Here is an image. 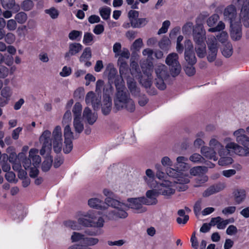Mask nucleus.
<instances>
[{
    "instance_id": "f257e3e1",
    "label": "nucleus",
    "mask_w": 249,
    "mask_h": 249,
    "mask_svg": "<svg viewBox=\"0 0 249 249\" xmlns=\"http://www.w3.org/2000/svg\"><path fill=\"white\" fill-rule=\"evenodd\" d=\"M51 134L50 131L46 130L39 137V142L42 144L40 154L42 156L50 153L52 145L56 153L60 152L62 149L63 139L61 127L57 125L54 127L52 132V139L51 138Z\"/></svg>"
},
{
    "instance_id": "f03ea898",
    "label": "nucleus",
    "mask_w": 249,
    "mask_h": 249,
    "mask_svg": "<svg viewBox=\"0 0 249 249\" xmlns=\"http://www.w3.org/2000/svg\"><path fill=\"white\" fill-rule=\"evenodd\" d=\"M114 83L116 89L114 99L116 108L118 110L124 109L130 112H133L135 110V105L126 89L123 79H115Z\"/></svg>"
},
{
    "instance_id": "7ed1b4c3",
    "label": "nucleus",
    "mask_w": 249,
    "mask_h": 249,
    "mask_svg": "<svg viewBox=\"0 0 249 249\" xmlns=\"http://www.w3.org/2000/svg\"><path fill=\"white\" fill-rule=\"evenodd\" d=\"M29 149L27 145L23 146L21 151L18 154V160L25 170L29 169V175L31 178H35L38 174V167L41 161L40 157L37 155L38 150L36 148H31L27 158L26 153Z\"/></svg>"
},
{
    "instance_id": "20e7f679",
    "label": "nucleus",
    "mask_w": 249,
    "mask_h": 249,
    "mask_svg": "<svg viewBox=\"0 0 249 249\" xmlns=\"http://www.w3.org/2000/svg\"><path fill=\"white\" fill-rule=\"evenodd\" d=\"M233 136L236 142H229L225 147L239 156H249V137L246 134V130L239 128L233 132Z\"/></svg>"
},
{
    "instance_id": "39448f33",
    "label": "nucleus",
    "mask_w": 249,
    "mask_h": 249,
    "mask_svg": "<svg viewBox=\"0 0 249 249\" xmlns=\"http://www.w3.org/2000/svg\"><path fill=\"white\" fill-rule=\"evenodd\" d=\"M103 194L107 197L105 198V203L108 207L111 206L115 209L109 211L106 216L109 219L116 218H125L128 216L126 211L128 210L127 205L115 199L114 193L107 189L103 190Z\"/></svg>"
},
{
    "instance_id": "423d86ee",
    "label": "nucleus",
    "mask_w": 249,
    "mask_h": 249,
    "mask_svg": "<svg viewBox=\"0 0 249 249\" xmlns=\"http://www.w3.org/2000/svg\"><path fill=\"white\" fill-rule=\"evenodd\" d=\"M161 163L164 167H167L165 170L167 175L174 179L176 182L180 184H187L190 182V177L184 172L178 171L171 168L173 162L167 156H164L161 159Z\"/></svg>"
},
{
    "instance_id": "0eeeda50",
    "label": "nucleus",
    "mask_w": 249,
    "mask_h": 249,
    "mask_svg": "<svg viewBox=\"0 0 249 249\" xmlns=\"http://www.w3.org/2000/svg\"><path fill=\"white\" fill-rule=\"evenodd\" d=\"M193 38L195 42V51L199 58H203L206 54L205 43V32L201 24H198L193 29Z\"/></svg>"
},
{
    "instance_id": "6e6552de",
    "label": "nucleus",
    "mask_w": 249,
    "mask_h": 249,
    "mask_svg": "<svg viewBox=\"0 0 249 249\" xmlns=\"http://www.w3.org/2000/svg\"><path fill=\"white\" fill-rule=\"evenodd\" d=\"M71 120V111L68 110L65 113L62 120L63 124L66 125L64 129L65 146L63 149L64 152L65 153H70L73 147L72 140L73 139V133L71 131L70 126L69 124Z\"/></svg>"
},
{
    "instance_id": "1a4fd4ad",
    "label": "nucleus",
    "mask_w": 249,
    "mask_h": 249,
    "mask_svg": "<svg viewBox=\"0 0 249 249\" xmlns=\"http://www.w3.org/2000/svg\"><path fill=\"white\" fill-rule=\"evenodd\" d=\"M178 55L175 53H169L165 59V63L169 66L170 72L173 77L179 75L181 66L179 62Z\"/></svg>"
},
{
    "instance_id": "9d476101",
    "label": "nucleus",
    "mask_w": 249,
    "mask_h": 249,
    "mask_svg": "<svg viewBox=\"0 0 249 249\" xmlns=\"http://www.w3.org/2000/svg\"><path fill=\"white\" fill-rule=\"evenodd\" d=\"M174 182H172L169 180H164L160 184H158L156 188L158 190L159 194L164 196H170L175 193L176 188H178L176 184V179H174ZM180 184H181L180 183Z\"/></svg>"
},
{
    "instance_id": "9b49d317",
    "label": "nucleus",
    "mask_w": 249,
    "mask_h": 249,
    "mask_svg": "<svg viewBox=\"0 0 249 249\" xmlns=\"http://www.w3.org/2000/svg\"><path fill=\"white\" fill-rule=\"evenodd\" d=\"M144 196L129 198L127 200V205L128 209H131L136 213H142L147 211L146 207L143 206Z\"/></svg>"
},
{
    "instance_id": "f8f14e48",
    "label": "nucleus",
    "mask_w": 249,
    "mask_h": 249,
    "mask_svg": "<svg viewBox=\"0 0 249 249\" xmlns=\"http://www.w3.org/2000/svg\"><path fill=\"white\" fill-rule=\"evenodd\" d=\"M101 100V94H96L92 91L88 92L85 96V103L87 105L91 106L95 110L100 108Z\"/></svg>"
},
{
    "instance_id": "ddd939ff",
    "label": "nucleus",
    "mask_w": 249,
    "mask_h": 249,
    "mask_svg": "<svg viewBox=\"0 0 249 249\" xmlns=\"http://www.w3.org/2000/svg\"><path fill=\"white\" fill-rule=\"evenodd\" d=\"M207 44L209 48L207 59L210 62H213L216 58L218 47L216 38L213 36H210L207 41Z\"/></svg>"
},
{
    "instance_id": "4468645a",
    "label": "nucleus",
    "mask_w": 249,
    "mask_h": 249,
    "mask_svg": "<svg viewBox=\"0 0 249 249\" xmlns=\"http://www.w3.org/2000/svg\"><path fill=\"white\" fill-rule=\"evenodd\" d=\"M94 212L92 211L80 213L78 215L77 218L78 224L88 227L99 226L100 224L94 225V223L92 222L94 218Z\"/></svg>"
},
{
    "instance_id": "2eb2a0df",
    "label": "nucleus",
    "mask_w": 249,
    "mask_h": 249,
    "mask_svg": "<svg viewBox=\"0 0 249 249\" xmlns=\"http://www.w3.org/2000/svg\"><path fill=\"white\" fill-rule=\"evenodd\" d=\"M142 180L144 184L151 189L156 188L158 184L156 180L155 174L151 169L146 170Z\"/></svg>"
},
{
    "instance_id": "dca6fc26",
    "label": "nucleus",
    "mask_w": 249,
    "mask_h": 249,
    "mask_svg": "<svg viewBox=\"0 0 249 249\" xmlns=\"http://www.w3.org/2000/svg\"><path fill=\"white\" fill-rule=\"evenodd\" d=\"M160 195L157 188L148 190L146 192V197H144V204L146 205H154L157 204V197Z\"/></svg>"
},
{
    "instance_id": "f3484780",
    "label": "nucleus",
    "mask_w": 249,
    "mask_h": 249,
    "mask_svg": "<svg viewBox=\"0 0 249 249\" xmlns=\"http://www.w3.org/2000/svg\"><path fill=\"white\" fill-rule=\"evenodd\" d=\"M113 52L115 54V57H120L125 59H129L130 57V52L125 48L122 49V46L120 43L116 42L113 46Z\"/></svg>"
},
{
    "instance_id": "a211bd4d",
    "label": "nucleus",
    "mask_w": 249,
    "mask_h": 249,
    "mask_svg": "<svg viewBox=\"0 0 249 249\" xmlns=\"http://www.w3.org/2000/svg\"><path fill=\"white\" fill-rule=\"evenodd\" d=\"M98 115L93 112L88 107H86L83 112V119L89 125H93L97 121Z\"/></svg>"
},
{
    "instance_id": "6ab92c4d",
    "label": "nucleus",
    "mask_w": 249,
    "mask_h": 249,
    "mask_svg": "<svg viewBox=\"0 0 249 249\" xmlns=\"http://www.w3.org/2000/svg\"><path fill=\"white\" fill-rule=\"evenodd\" d=\"M226 188V184L224 182H218L208 188L202 194L203 197H208L213 194L223 190Z\"/></svg>"
},
{
    "instance_id": "aec40b11",
    "label": "nucleus",
    "mask_w": 249,
    "mask_h": 249,
    "mask_svg": "<svg viewBox=\"0 0 249 249\" xmlns=\"http://www.w3.org/2000/svg\"><path fill=\"white\" fill-rule=\"evenodd\" d=\"M83 46L79 43L73 42L69 44V50L65 54V58L68 59L71 56L75 55L83 49Z\"/></svg>"
},
{
    "instance_id": "412c9836",
    "label": "nucleus",
    "mask_w": 249,
    "mask_h": 249,
    "mask_svg": "<svg viewBox=\"0 0 249 249\" xmlns=\"http://www.w3.org/2000/svg\"><path fill=\"white\" fill-rule=\"evenodd\" d=\"M208 147L213 149L218 154L219 156H221L224 152H226V148H224V145L215 138L211 139Z\"/></svg>"
},
{
    "instance_id": "4be33fe9",
    "label": "nucleus",
    "mask_w": 249,
    "mask_h": 249,
    "mask_svg": "<svg viewBox=\"0 0 249 249\" xmlns=\"http://www.w3.org/2000/svg\"><path fill=\"white\" fill-rule=\"evenodd\" d=\"M154 70L158 78L168 79L169 76L167 68L163 64L155 65Z\"/></svg>"
},
{
    "instance_id": "5701e85b",
    "label": "nucleus",
    "mask_w": 249,
    "mask_h": 249,
    "mask_svg": "<svg viewBox=\"0 0 249 249\" xmlns=\"http://www.w3.org/2000/svg\"><path fill=\"white\" fill-rule=\"evenodd\" d=\"M88 205L91 208H95L101 210L107 209L108 206L105 201L103 202L101 199L98 198H92L89 200Z\"/></svg>"
},
{
    "instance_id": "b1692460",
    "label": "nucleus",
    "mask_w": 249,
    "mask_h": 249,
    "mask_svg": "<svg viewBox=\"0 0 249 249\" xmlns=\"http://www.w3.org/2000/svg\"><path fill=\"white\" fill-rule=\"evenodd\" d=\"M152 70L149 69L148 71H146L143 72V75H142L140 79V83L142 86L146 89L150 88L152 83Z\"/></svg>"
},
{
    "instance_id": "393cba45",
    "label": "nucleus",
    "mask_w": 249,
    "mask_h": 249,
    "mask_svg": "<svg viewBox=\"0 0 249 249\" xmlns=\"http://www.w3.org/2000/svg\"><path fill=\"white\" fill-rule=\"evenodd\" d=\"M224 16L225 19L230 20L231 24L236 17V9L233 5L228 6L224 11Z\"/></svg>"
},
{
    "instance_id": "a878e982",
    "label": "nucleus",
    "mask_w": 249,
    "mask_h": 249,
    "mask_svg": "<svg viewBox=\"0 0 249 249\" xmlns=\"http://www.w3.org/2000/svg\"><path fill=\"white\" fill-rule=\"evenodd\" d=\"M118 58L117 63L118 66H119V72L120 74V77H118L116 79H119L120 78H122L123 77H124L125 75L128 72V65L126 62V60L127 59L123 58Z\"/></svg>"
},
{
    "instance_id": "bb28decb",
    "label": "nucleus",
    "mask_w": 249,
    "mask_h": 249,
    "mask_svg": "<svg viewBox=\"0 0 249 249\" xmlns=\"http://www.w3.org/2000/svg\"><path fill=\"white\" fill-rule=\"evenodd\" d=\"M201 154L207 159L216 161L218 160L217 152L208 146H204L201 148Z\"/></svg>"
},
{
    "instance_id": "cd10ccee",
    "label": "nucleus",
    "mask_w": 249,
    "mask_h": 249,
    "mask_svg": "<svg viewBox=\"0 0 249 249\" xmlns=\"http://www.w3.org/2000/svg\"><path fill=\"white\" fill-rule=\"evenodd\" d=\"M112 108V101L111 98L108 95H105L101 104L102 112L105 115L110 113Z\"/></svg>"
},
{
    "instance_id": "c85d7f7f",
    "label": "nucleus",
    "mask_w": 249,
    "mask_h": 249,
    "mask_svg": "<svg viewBox=\"0 0 249 249\" xmlns=\"http://www.w3.org/2000/svg\"><path fill=\"white\" fill-rule=\"evenodd\" d=\"M233 196L237 204H240L245 199L246 196L245 191L241 188H235L232 193Z\"/></svg>"
},
{
    "instance_id": "c756f323",
    "label": "nucleus",
    "mask_w": 249,
    "mask_h": 249,
    "mask_svg": "<svg viewBox=\"0 0 249 249\" xmlns=\"http://www.w3.org/2000/svg\"><path fill=\"white\" fill-rule=\"evenodd\" d=\"M230 151L226 148V152H224V154L221 156H219L220 159L218 160V164L220 166H227L231 164L233 162L232 158L228 156Z\"/></svg>"
},
{
    "instance_id": "7c9ffc66",
    "label": "nucleus",
    "mask_w": 249,
    "mask_h": 249,
    "mask_svg": "<svg viewBox=\"0 0 249 249\" xmlns=\"http://www.w3.org/2000/svg\"><path fill=\"white\" fill-rule=\"evenodd\" d=\"M229 220H223L219 216L212 218L210 224L213 226L216 225L218 229H224L226 226L229 223Z\"/></svg>"
},
{
    "instance_id": "2f4dec72",
    "label": "nucleus",
    "mask_w": 249,
    "mask_h": 249,
    "mask_svg": "<svg viewBox=\"0 0 249 249\" xmlns=\"http://www.w3.org/2000/svg\"><path fill=\"white\" fill-rule=\"evenodd\" d=\"M188 160V159L184 156H179L177 157L176 164V170L178 171L184 172L185 173L187 174L188 175V173H186L184 169L187 166H188V164L186 162ZM190 177V176H189Z\"/></svg>"
},
{
    "instance_id": "473e14b6",
    "label": "nucleus",
    "mask_w": 249,
    "mask_h": 249,
    "mask_svg": "<svg viewBox=\"0 0 249 249\" xmlns=\"http://www.w3.org/2000/svg\"><path fill=\"white\" fill-rule=\"evenodd\" d=\"M241 19L245 26H249V4H244L241 11Z\"/></svg>"
},
{
    "instance_id": "72a5a7b5",
    "label": "nucleus",
    "mask_w": 249,
    "mask_h": 249,
    "mask_svg": "<svg viewBox=\"0 0 249 249\" xmlns=\"http://www.w3.org/2000/svg\"><path fill=\"white\" fill-rule=\"evenodd\" d=\"M127 86L129 90L132 95L135 96L139 95L140 90L139 88L137 86L136 83L133 79H127Z\"/></svg>"
},
{
    "instance_id": "f704fd0d",
    "label": "nucleus",
    "mask_w": 249,
    "mask_h": 249,
    "mask_svg": "<svg viewBox=\"0 0 249 249\" xmlns=\"http://www.w3.org/2000/svg\"><path fill=\"white\" fill-rule=\"evenodd\" d=\"M73 126L75 133H81L84 128L82 118L73 119Z\"/></svg>"
},
{
    "instance_id": "c9c22d12",
    "label": "nucleus",
    "mask_w": 249,
    "mask_h": 249,
    "mask_svg": "<svg viewBox=\"0 0 249 249\" xmlns=\"http://www.w3.org/2000/svg\"><path fill=\"white\" fill-rule=\"evenodd\" d=\"M208 171L207 167L205 166H196L190 169V174L193 176H200L201 174L206 173Z\"/></svg>"
},
{
    "instance_id": "e433bc0d",
    "label": "nucleus",
    "mask_w": 249,
    "mask_h": 249,
    "mask_svg": "<svg viewBox=\"0 0 249 249\" xmlns=\"http://www.w3.org/2000/svg\"><path fill=\"white\" fill-rule=\"evenodd\" d=\"M184 57L188 65H194L196 62V58L194 51H185Z\"/></svg>"
},
{
    "instance_id": "4c0bfd02",
    "label": "nucleus",
    "mask_w": 249,
    "mask_h": 249,
    "mask_svg": "<svg viewBox=\"0 0 249 249\" xmlns=\"http://www.w3.org/2000/svg\"><path fill=\"white\" fill-rule=\"evenodd\" d=\"M231 37L233 40H237L241 37V30L240 27H234L233 24H231Z\"/></svg>"
},
{
    "instance_id": "58836bf2",
    "label": "nucleus",
    "mask_w": 249,
    "mask_h": 249,
    "mask_svg": "<svg viewBox=\"0 0 249 249\" xmlns=\"http://www.w3.org/2000/svg\"><path fill=\"white\" fill-rule=\"evenodd\" d=\"M109 80H111L115 78L117 73V71L114 66L111 64H109L106 68V71Z\"/></svg>"
},
{
    "instance_id": "ea45409f",
    "label": "nucleus",
    "mask_w": 249,
    "mask_h": 249,
    "mask_svg": "<svg viewBox=\"0 0 249 249\" xmlns=\"http://www.w3.org/2000/svg\"><path fill=\"white\" fill-rule=\"evenodd\" d=\"M46 154V157H45V160L42 164V170L44 172H47L50 170L52 165L53 161L52 157L50 155V154Z\"/></svg>"
},
{
    "instance_id": "a19ab883",
    "label": "nucleus",
    "mask_w": 249,
    "mask_h": 249,
    "mask_svg": "<svg viewBox=\"0 0 249 249\" xmlns=\"http://www.w3.org/2000/svg\"><path fill=\"white\" fill-rule=\"evenodd\" d=\"M171 41L167 36H164L159 42V47L162 50L167 51L171 46Z\"/></svg>"
},
{
    "instance_id": "79ce46f5",
    "label": "nucleus",
    "mask_w": 249,
    "mask_h": 249,
    "mask_svg": "<svg viewBox=\"0 0 249 249\" xmlns=\"http://www.w3.org/2000/svg\"><path fill=\"white\" fill-rule=\"evenodd\" d=\"M82 110V106L79 102L76 103L73 108L72 113L73 115V119L82 118L81 113Z\"/></svg>"
},
{
    "instance_id": "37998d69",
    "label": "nucleus",
    "mask_w": 249,
    "mask_h": 249,
    "mask_svg": "<svg viewBox=\"0 0 249 249\" xmlns=\"http://www.w3.org/2000/svg\"><path fill=\"white\" fill-rule=\"evenodd\" d=\"M111 11V8L107 6H103L99 9L100 15L104 20H107L109 18Z\"/></svg>"
},
{
    "instance_id": "c03bdc74",
    "label": "nucleus",
    "mask_w": 249,
    "mask_h": 249,
    "mask_svg": "<svg viewBox=\"0 0 249 249\" xmlns=\"http://www.w3.org/2000/svg\"><path fill=\"white\" fill-rule=\"evenodd\" d=\"M99 242V238L95 237L88 236L84 239V244L89 247L96 246Z\"/></svg>"
},
{
    "instance_id": "a18cd8bd",
    "label": "nucleus",
    "mask_w": 249,
    "mask_h": 249,
    "mask_svg": "<svg viewBox=\"0 0 249 249\" xmlns=\"http://www.w3.org/2000/svg\"><path fill=\"white\" fill-rule=\"evenodd\" d=\"M91 57V51L90 48H86L79 58L80 62L89 60Z\"/></svg>"
},
{
    "instance_id": "49530a36",
    "label": "nucleus",
    "mask_w": 249,
    "mask_h": 249,
    "mask_svg": "<svg viewBox=\"0 0 249 249\" xmlns=\"http://www.w3.org/2000/svg\"><path fill=\"white\" fill-rule=\"evenodd\" d=\"M94 35L91 33L86 32L84 34L83 42L86 45H91L94 41Z\"/></svg>"
},
{
    "instance_id": "de8ad7c7",
    "label": "nucleus",
    "mask_w": 249,
    "mask_h": 249,
    "mask_svg": "<svg viewBox=\"0 0 249 249\" xmlns=\"http://www.w3.org/2000/svg\"><path fill=\"white\" fill-rule=\"evenodd\" d=\"M222 53L226 57H229L232 54V45L230 43H227L224 45V47L222 49Z\"/></svg>"
},
{
    "instance_id": "09e8293b",
    "label": "nucleus",
    "mask_w": 249,
    "mask_h": 249,
    "mask_svg": "<svg viewBox=\"0 0 249 249\" xmlns=\"http://www.w3.org/2000/svg\"><path fill=\"white\" fill-rule=\"evenodd\" d=\"M216 38L218 41L221 42L222 44L225 45L228 42V35L225 31H222L219 34L217 35Z\"/></svg>"
},
{
    "instance_id": "8fccbe9b",
    "label": "nucleus",
    "mask_w": 249,
    "mask_h": 249,
    "mask_svg": "<svg viewBox=\"0 0 249 249\" xmlns=\"http://www.w3.org/2000/svg\"><path fill=\"white\" fill-rule=\"evenodd\" d=\"M85 238L84 235L76 232H73L71 236L72 242H82L84 244V239Z\"/></svg>"
},
{
    "instance_id": "3c124183",
    "label": "nucleus",
    "mask_w": 249,
    "mask_h": 249,
    "mask_svg": "<svg viewBox=\"0 0 249 249\" xmlns=\"http://www.w3.org/2000/svg\"><path fill=\"white\" fill-rule=\"evenodd\" d=\"M15 18L18 23L23 24L27 20V16L25 13L21 12L16 14Z\"/></svg>"
},
{
    "instance_id": "603ef678",
    "label": "nucleus",
    "mask_w": 249,
    "mask_h": 249,
    "mask_svg": "<svg viewBox=\"0 0 249 249\" xmlns=\"http://www.w3.org/2000/svg\"><path fill=\"white\" fill-rule=\"evenodd\" d=\"M219 19L217 14H213L207 20V24L209 27H213Z\"/></svg>"
},
{
    "instance_id": "864d4df0",
    "label": "nucleus",
    "mask_w": 249,
    "mask_h": 249,
    "mask_svg": "<svg viewBox=\"0 0 249 249\" xmlns=\"http://www.w3.org/2000/svg\"><path fill=\"white\" fill-rule=\"evenodd\" d=\"M189 160L194 163H202L205 160L202 156L197 153H194L190 157Z\"/></svg>"
},
{
    "instance_id": "5fc2aeb1",
    "label": "nucleus",
    "mask_w": 249,
    "mask_h": 249,
    "mask_svg": "<svg viewBox=\"0 0 249 249\" xmlns=\"http://www.w3.org/2000/svg\"><path fill=\"white\" fill-rule=\"evenodd\" d=\"M13 93L11 88L9 87H4L1 91V95L4 98L9 99Z\"/></svg>"
},
{
    "instance_id": "6e6d98bb",
    "label": "nucleus",
    "mask_w": 249,
    "mask_h": 249,
    "mask_svg": "<svg viewBox=\"0 0 249 249\" xmlns=\"http://www.w3.org/2000/svg\"><path fill=\"white\" fill-rule=\"evenodd\" d=\"M143 46V42L142 38H139L135 40L131 46V50L139 51Z\"/></svg>"
},
{
    "instance_id": "4d7b16f0",
    "label": "nucleus",
    "mask_w": 249,
    "mask_h": 249,
    "mask_svg": "<svg viewBox=\"0 0 249 249\" xmlns=\"http://www.w3.org/2000/svg\"><path fill=\"white\" fill-rule=\"evenodd\" d=\"M82 35L81 31L72 30L69 34V38L71 40H78V37H81Z\"/></svg>"
},
{
    "instance_id": "13d9d810",
    "label": "nucleus",
    "mask_w": 249,
    "mask_h": 249,
    "mask_svg": "<svg viewBox=\"0 0 249 249\" xmlns=\"http://www.w3.org/2000/svg\"><path fill=\"white\" fill-rule=\"evenodd\" d=\"M193 28V23L191 22H187L182 27V32L185 35H189L191 33Z\"/></svg>"
},
{
    "instance_id": "bf43d9fd",
    "label": "nucleus",
    "mask_w": 249,
    "mask_h": 249,
    "mask_svg": "<svg viewBox=\"0 0 249 249\" xmlns=\"http://www.w3.org/2000/svg\"><path fill=\"white\" fill-rule=\"evenodd\" d=\"M225 27V24L222 21H220L218 22L217 25L216 27L210 28L208 29V31L212 33L218 32L224 30Z\"/></svg>"
},
{
    "instance_id": "052dcab7",
    "label": "nucleus",
    "mask_w": 249,
    "mask_h": 249,
    "mask_svg": "<svg viewBox=\"0 0 249 249\" xmlns=\"http://www.w3.org/2000/svg\"><path fill=\"white\" fill-rule=\"evenodd\" d=\"M66 227L71 228L72 230H79V226L76 221L68 220L64 222Z\"/></svg>"
},
{
    "instance_id": "680f3d73",
    "label": "nucleus",
    "mask_w": 249,
    "mask_h": 249,
    "mask_svg": "<svg viewBox=\"0 0 249 249\" xmlns=\"http://www.w3.org/2000/svg\"><path fill=\"white\" fill-rule=\"evenodd\" d=\"M170 25V22L169 20L164 21L162 25V27L158 31V34H162L166 33Z\"/></svg>"
},
{
    "instance_id": "e2e57ef3",
    "label": "nucleus",
    "mask_w": 249,
    "mask_h": 249,
    "mask_svg": "<svg viewBox=\"0 0 249 249\" xmlns=\"http://www.w3.org/2000/svg\"><path fill=\"white\" fill-rule=\"evenodd\" d=\"M45 13L49 14L50 17L53 19L57 18L59 14L58 10L54 7H52L49 9H46Z\"/></svg>"
},
{
    "instance_id": "0e129e2a",
    "label": "nucleus",
    "mask_w": 249,
    "mask_h": 249,
    "mask_svg": "<svg viewBox=\"0 0 249 249\" xmlns=\"http://www.w3.org/2000/svg\"><path fill=\"white\" fill-rule=\"evenodd\" d=\"M7 28L9 31H14L17 27L16 21L13 19H9L7 22Z\"/></svg>"
},
{
    "instance_id": "69168bd1",
    "label": "nucleus",
    "mask_w": 249,
    "mask_h": 249,
    "mask_svg": "<svg viewBox=\"0 0 249 249\" xmlns=\"http://www.w3.org/2000/svg\"><path fill=\"white\" fill-rule=\"evenodd\" d=\"M167 79L156 78V87L160 90H163L166 88V85L164 81Z\"/></svg>"
},
{
    "instance_id": "338daca9",
    "label": "nucleus",
    "mask_w": 249,
    "mask_h": 249,
    "mask_svg": "<svg viewBox=\"0 0 249 249\" xmlns=\"http://www.w3.org/2000/svg\"><path fill=\"white\" fill-rule=\"evenodd\" d=\"M184 71L186 74L189 76L194 75L196 73V70L193 65L186 66L184 68Z\"/></svg>"
},
{
    "instance_id": "774afa93",
    "label": "nucleus",
    "mask_w": 249,
    "mask_h": 249,
    "mask_svg": "<svg viewBox=\"0 0 249 249\" xmlns=\"http://www.w3.org/2000/svg\"><path fill=\"white\" fill-rule=\"evenodd\" d=\"M71 73V69L67 66H64L62 71L60 72V75L62 77H67L69 76Z\"/></svg>"
}]
</instances>
